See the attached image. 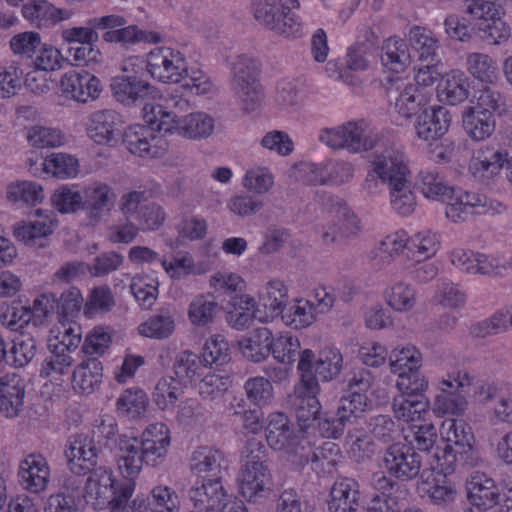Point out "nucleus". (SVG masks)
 <instances>
[{
    "mask_svg": "<svg viewBox=\"0 0 512 512\" xmlns=\"http://www.w3.org/2000/svg\"><path fill=\"white\" fill-rule=\"evenodd\" d=\"M258 75V62L246 55L239 56L233 63L232 89L241 99L244 109L247 111H254L263 99Z\"/></svg>",
    "mask_w": 512,
    "mask_h": 512,
    "instance_id": "obj_6",
    "label": "nucleus"
},
{
    "mask_svg": "<svg viewBox=\"0 0 512 512\" xmlns=\"http://www.w3.org/2000/svg\"><path fill=\"white\" fill-rule=\"evenodd\" d=\"M271 330L267 327L254 329L248 337L238 342L242 355L248 360L259 363L270 355Z\"/></svg>",
    "mask_w": 512,
    "mask_h": 512,
    "instance_id": "obj_36",
    "label": "nucleus"
},
{
    "mask_svg": "<svg viewBox=\"0 0 512 512\" xmlns=\"http://www.w3.org/2000/svg\"><path fill=\"white\" fill-rule=\"evenodd\" d=\"M328 200L334 204L332 212L335 213L336 222L323 232L322 239L327 244L344 242L359 232V220L340 199L329 197Z\"/></svg>",
    "mask_w": 512,
    "mask_h": 512,
    "instance_id": "obj_22",
    "label": "nucleus"
},
{
    "mask_svg": "<svg viewBox=\"0 0 512 512\" xmlns=\"http://www.w3.org/2000/svg\"><path fill=\"white\" fill-rule=\"evenodd\" d=\"M22 15L38 28H50L71 19L73 11L58 8L47 0H31L22 6Z\"/></svg>",
    "mask_w": 512,
    "mask_h": 512,
    "instance_id": "obj_23",
    "label": "nucleus"
},
{
    "mask_svg": "<svg viewBox=\"0 0 512 512\" xmlns=\"http://www.w3.org/2000/svg\"><path fill=\"white\" fill-rule=\"evenodd\" d=\"M57 221L53 214L40 216L30 222H20L14 226V237L28 247L42 248L47 245L48 237L54 232Z\"/></svg>",
    "mask_w": 512,
    "mask_h": 512,
    "instance_id": "obj_25",
    "label": "nucleus"
},
{
    "mask_svg": "<svg viewBox=\"0 0 512 512\" xmlns=\"http://www.w3.org/2000/svg\"><path fill=\"white\" fill-rule=\"evenodd\" d=\"M141 504L144 512H178L179 498L177 493L168 486H157L151 492V499L135 498L129 500V505Z\"/></svg>",
    "mask_w": 512,
    "mask_h": 512,
    "instance_id": "obj_39",
    "label": "nucleus"
},
{
    "mask_svg": "<svg viewBox=\"0 0 512 512\" xmlns=\"http://www.w3.org/2000/svg\"><path fill=\"white\" fill-rule=\"evenodd\" d=\"M417 186L426 198L448 202L453 199L454 189L449 187L436 168L421 169L417 176Z\"/></svg>",
    "mask_w": 512,
    "mask_h": 512,
    "instance_id": "obj_37",
    "label": "nucleus"
},
{
    "mask_svg": "<svg viewBox=\"0 0 512 512\" xmlns=\"http://www.w3.org/2000/svg\"><path fill=\"white\" fill-rule=\"evenodd\" d=\"M311 171L317 173L312 179L313 182L325 184L331 182L336 185H341L349 182L354 175L353 165L349 162H330L324 167L311 165Z\"/></svg>",
    "mask_w": 512,
    "mask_h": 512,
    "instance_id": "obj_51",
    "label": "nucleus"
},
{
    "mask_svg": "<svg viewBox=\"0 0 512 512\" xmlns=\"http://www.w3.org/2000/svg\"><path fill=\"white\" fill-rule=\"evenodd\" d=\"M467 71L478 81L495 84L498 80L496 61L485 53L473 52L466 57Z\"/></svg>",
    "mask_w": 512,
    "mask_h": 512,
    "instance_id": "obj_48",
    "label": "nucleus"
},
{
    "mask_svg": "<svg viewBox=\"0 0 512 512\" xmlns=\"http://www.w3.org/2000/svg\"><path fill=\"white\" fill-rule=\"evenodd\" d=\"M467 497L478 508H491L500 502V493L493 478L474 471L466 480Z\"/></svg>",
    "mask_w": 512,
    "mask_h": 512,
    "instance_id": "obj_26",
    "label": "nucleus"
},
{
    "mask_svg": "<svg viewBox=\"0 0 512 512\" xmlns=\"http://www.w3.org/2000/svg\"><path fill=\"white\" fill-rule=\"evenodd\" d=\"M243 388L247 399L259 408L268 406L274 399V388L266 377H250Z\"/></svg>",
    "mask_w": 512,
    "mask_h": 512,
    "instance_id": "obj_61",
    "label": "nucleus"
},
{
    "mask_svg": "<svg viewBox=\"0 0 512 512\" xmlns=\"http://www.w3.org/2000/svg\"><path fill=\"white\" fill-rule=\"evenodd\" d=\"M421 480L423 483L430 485L427 495L434 505L446 506L455 501L457 490L447 477H436L428 470H422Z\"/></svg>",
    "mask_w": 512,
    "mask_h": 512,
    "instance_id": "obj_42",
    "label": "nucleus"
},
{
    "mask_svg": "<svg viewBox=\"0 0 512 512\" xmlns=\"http://www.w3.org/2000/svg\"><path fill=\"white\" fill-rule=\"evenodd\" d=\"M475 108L494 117L502 116L508 110L507 97L500 88L488 84L475 92Z\"/></svg>",
    "mask_w": 512,
    "mask_h": 512,
    "instance_id": "obj_46",
    "label": "nucleus"
},
{
    "mask_svg": "<svg viewBox=\"0 0 512 512\" xmlns=\"http://www.w3.org/2000/svg\"><path fill=\"white\" fill-rule=\"evenodd\" d=\"M73 362L71 354L54 345L50 350V355L42 362L40 376L57 380L62 375L69 373Z\"/></svg>",
    "mask_w": 512,
    "mask_h": 512,
    "instance_id": "obj_58",
    "label": "nucleus"
},
{
    "mask_svg": "<svg viewBox=\"0 0 512 512\" xmlns=\"http://www.w3.org/2000/svg\"><path fill=\"white\" fill-rule=\"evenodd\" d=\"M239 493L248 502L257 503L271 490L272 474L270 470L242 468L238 476Z\"/></svg>",
    "mask_w": 512,
    "mask_h": 512,
    "instance_id": "obj_29",
    "label": "nucleus"
},
{
    "mask_svg": "<svg viewBox=\"0 0 512 512\" xmlns=\"http://www.w3.org/2000/svg\"><path fill=\"white\" fill-rule=\"evenodd\" d=\"M329 497V512H356L360 500L359 483L353 478H340L331 487Z\"/></svg>",
    "mask_w": 512,
    "mask_h": 512,
    "instance_id": "obj_30",
    "label": "nucleus"
},
{
    "mask_svg": "<svg viewBox=\"0 0 512 512\" xmlns=\"http://www.w3.org/2000/svg\"><path fill=\"white\" fill-rule=\"evenodd\" d=\"M219 304L211 294L195 296L188 306V319L194 326L205 327L214 322Z\"/></svg>",
    "mask_w": 512,
    "mask_h": 512,
    "instance_id": "obj_44",
    "label": "nucleus"
},
{
    "mask_svg": "<svg viewBox=\"0 0 512 512\" xmlns=\"http://www.w3.org/2000/svg\"><path fill=\"white\" fill-rule=\"evenodd\" d=\"M439 246L440 240L436 233L430 230L418 232L409 238L406 258L419 264L433 257Z\"/></svg>",
    "mask_w": 512,
    "mask_h": 512,
    "instance_id": "obj_43",
    "label": "nucleus"
},
{
    "mask_svg": "<svg viewBox=\"0 0 512 512\" xmlns=\"http://www.w3.org/2000/svg\"><path fill=\"white\" fill-rule=\"evenodd\" d=\"M19 477L22 486L32 492L43 491L48 484L50 469L41 454H30L20 464Z\"/></svg>",
    "mask_w": 512,
    "mask_h": 512,
    "instance_id": "obj_28",
    "label": "nucleus"
},
{
    "mask_svg": "<svg viewBox=\"0 0 512 512\" xmlns=\"http://www.w3.org/2000/svg\"><path fill=\"white\" fill-rule=\"evenodd\" d=\"M83 210L93 224L109 215L114 207L116 193L107 183L95 181L84 187Z\"/></svg>",
    "mask_w": 512,
    "mask_h": 512,
    "instance_id": "obj_15",
    "label": "nucleus"
},
{
    "mask_svg": "<svg viewBox=\"0 0 512 512\" xmlns=\"http://www.w3.org/2000/svg\"><path fill=\"white\" fill-rule=\"evenodd\" d=\"M36 333L33 330L19 334L7 351L8 363L15 368L27 366L37 354Z\"/></svg>",
    "mask_w": 512,
    "mask_h": 512,
    "instance_id": "obj_41",
    "label": "nucleus"
},
{
    "mask_svg": "<svg viewBox=\"0 0 512 512\" xmlns=\"http://www.w3.org/2000/svg\"><path fill=\"white\" fill-rule=\"evenodd\" d=\"M469 79L461 70H452L444 76L440 85V95L450 105L465 101L469 96Z\"/></svg>",
    "mask_w": 512,
    "mask_h": 512,
    "instance_id": "obj_47",
    "label": "nucleus"
},
{
    "mask_svg": "<svg viewBox=\"0 0 512 512\" xmlns=\"http://www.w3.org/2000/svg\"><path fill=\"white\" fill-rule=\"evenodd\" d=\"M121 116L112 109L93 112L88 119L87 134L98 145H114L121 134Z\"/></svg>",
    "mask_w": 512,
    "mask_h": 512,
    "instance_id": "obj_17",
    "label": "nucleus"
},
{
    "mask_svg": "<svg viewBox=\"0 0 512 512\" xmlns=\"http://www.w3.org/2000/svg\"><path fill=\"white\" fill-rule=\"evenodd\" d=\"M260 300L265 308L280 314L288 303V288L280 279L270 280L264 286Z\"/></svg>",
    "mask_w": 512,
    "mask_h": 512,
    "instance_id": "obj_64",
    "label": "nucleus"
},
{
    "mask_svg": "<svg viewBox=\"0 0 512 512\" xmlns=\"http://www.w3.org/2000/svg\"><path fill=\"white\" fill-rule=\"evenodd\" d=\"M104 33L106 43H119L123 46L137 43H159L162 36L158 32L142 30L137 25H127L128 21L119 14L104 15Z\"/></svg>",
    "mask_w": 512,
    "mask_h": 512,
    "instance_id": "obj_10",
    "label": "nucleus"
},
{
    "mask_svg": "<svg viewBox=\"0 0 512 512\" xmlns=\"http://www.w3.org/2000/svg\"><path fill=\"white\" fill-rule=\"evenodd\" d=\"M429 401L426 396L410 397L399 395L394 397L392 409L395 417L406 422H415L428 412Z\"/></svg>",
    "mask_w": 512,
    "mask_h": 512,
    "instance_id": "obj_50",
    "label": "nucleus"
},
{
    "mask_svg": "<svg viewBox=\"0 0 512 512\" xmlns=\"http://www.w3.org/2000/svg\"><path fill=\"white\" fill-rule=\"evenodd\" d=\"M60 87L66 98L80 103L94 101L102 92L99 78L87 71L72 70L64 73L60 80Z\"/></svg>",
    "mask_w": 512,
    "mask_h": 512,
    "instance_id": "obj_14",
    "label": "nucleus"
},
{
    "mask_svg": "<svg viewBox=\"0 0 512 512\" xmlns=\"http://www.w3.org/2000/svg\"><path fill=\"white\" fill-rule=\"evenodd\" d=\"M103 377L102 363L97 357L83 360L73 371V384L83 393H92L101 384Z\"/></svg>",
    "mask_w": 512,
    "mask_h": 512,
    "instance_id": "obj_38",
    "label": "nucleus"
},
{
    "mask_svg": "<svg viewBox=\"0 0 512 512\" xmlns=\"http://www.w3.org/2000/svg\"><path fill=\"white\" fill-rule=\"evenodd\" d=\"M422 366V354L413 345H407L402 348H395L389 356L390 371L397 374L402 372H413Z\"/></svg>",
    "mask_w": 512,
    "mask_h": 512,
    "instance_id": "obj_53",
    "label": "nucleus"
},
{
    "mask_svg": "<svg viewBox=\"0 0 512 512\" xmlns=\"http://www.w3.org/2000/svg\"><path fill=\"white\" fill-rule=\"evenodd\" d=\"M147 71L163 83H179L187 72L183 54L170 47H157L147 55Z\"/></svg>",
    "mask_w": 512,
    "mask_h": 512,
    "instance_id": "obj_7",
    "label": "nucleus"
},
{
    "mask_svg": "<svg viewBox=\"0 0 512 512\" xmlns=\"http://www.w3.org/2000/svg\"><path fill=\"white\" fill-rule=\"evenodd\" d=\"M189 500L193 504L190 512H214L223 504L226 491L219 478H201L188 491Z\"/></svg>",
    "mask_w": 512,
    "mask_h": 512,
    "instance_id": "obj_16",
    "label": "nucleus"
},
{
    "mask_svg": "<svg viewBox=\"0 0 512 512\" xmlns=\"http://www.w3.org/2000/svg\"><path fill=\"white\" fill-rule=\"evenodd\" d=\"M139 441L134 437L120 436L117 441V465L124 480L133 482L145 463L140 455Z\"/></svg>",
    "mask_w": 512,
    "mask_h": 512,
    "instance_id": "obj_32",
    "label": "nucleus"
},
{
    "mask_svg": "<svg viewBox=\"0 0 512 512\" xmlns=\"http://www.w3.org/2000/svg\"><path fill=\"white\" fill-rule=\"evenodd\" d=\"M43 170L59 179L74 178L79 173V161L71 154L52 153L43 161Z\"/></svg>",
    "mask_w": 512,
    "mask_h": 512,
    "instance_id": "obj_52",
    "label": "nucleus"
},
{
    "mask_svg": "<svg viewBox=\"0 0 512 512\" xmlns=\"http://www.w3.org/2000/svg\"><path fill=\"white\" fill-rule=\"evenodd\" d=\"M383 464L390 476L403 481L421 476V455L407 444H391L384 452Z\"/></svg>",
    "mask_w": 512,
    "mask_h": 512,
    "instance_id": "obj_11",
    "label": "nucleus"
},
{
    "mask_svg": "<svg viewBox=\"0 0 512 512\" xmlns=\"http://www.w3.org/2000/svg\"><path fill=\"white\" fill-rule=\"evenodd\" d=\"M343 357L339 350L331 347L324 348L318 359L314 358L312 372L323 381H329L339 375L342 370Z\"/></svg>",
    "mask_w": 512,
    "mask_h": 512,
    "instance_id": "obj_55",
    "label": "nucleus"
},
{
    "mask_svg": "<svg viewBox=\"0 0 512 512\" xmlns=\"http://www.w3.org/2000/svg\"><path fill=\"white\" fill-rule=\"evenodd\" d=\"M97 455L98 448L88 436L77 434L69 438L65 456L72 473L85 475L96 465Z\"/></svg>",
    "mask_w": 512,
    "mask_h": 512,
    "instance_id": "obj_18",
    "label": "nucleus"
},
{
    "mask_svg": "<svg viewBox=\"0 0 512 512\" xmlns=\"http://www.w3.org/2000/svg\"><path fill=\"white\" fill-rule=\"evenodd\" d=\"M405 160L402 152L392 148H386L381 153H376L372 161V169L368 171L363 182V189L368 194H377L382 185L390 187V178L395 176L396 168Z\"/></svg>",
    "mask_w": 512,
    "mask_h": 512,
    "instance_id": "obj_13",
    "label": "nucleus"
},
{
    "mask_svg": "<svg viewBox=\"0 0 512 512\" xmlns=\"http://www.w3.org/2000/svg\"><path fill=\"white\" fill-rule=\"evenodd\" d=\"M148 127L143 125H132L123 133V144L127 150L139 157L143 158H160L163 157L168 149V143L160 136L153 134L152 125L146 123Z\"/></svg>",
    "mask_w": 512,
    "mask_h": 512,
    "instance_id": "obj_12",
    "label": "nucleus"
},
{
    "mask_svg": "<svg viewBox=\"0 0 512 512\" xmlns=\"http://www.w3.org/2000/svg\"><path fill=\"white\" fill-rule=\"evenodd\" d=\"M385 88L396 112L405 119L416 115L427 102L424 88L400 76L388 78Z\"/></svg>",
    "mask_w": 512,
    "mask_h": 512,
    "instance_id": "obj_9",
    "label": "nucleus"
},
{
    "mask_svg": "<svg viewBox=\"0 0 512 512\" xmlns=\"http://www.w3.org/2000/svg\"><path fill=\"white\" fill-rule=\"evenodd\" d=\"M270 354L274 359L283 364H291L295 361L300 350V341L289 332L279 333L276 336L271 332Z\"/></svg>",
    "mask_w": 512,
    "mask_h": 512,
    "instance_id": "obj_56",
    "label": "nucleus"
},
{
    "mask_svg": "<svg viewBox=\"0 0 512 512\" xmlns=\"http://www.w3.org/2000/svg\"><path fill=\"white\" fill-rule=\"evenodd\" d=\"M408 490L397 486L393 492L375 495L367 506V512H403Z\"/></svg>",
    "mask_w": 512,
    "mask_h": 512,
    "instance_id": "obj_62",
    "label": "nucleus"
},
{
    "mask_svg": "<svg viewBox=\"0 0 512 512\" xmlns=\"http://www.w3.org/2000/svg\"><path fill=\"white\" fill-rule=\"evenodd\" d=\"M450 124L449 112L442 106L424 109L415 124L417 136L425 141L441 138Z\"/></svg>",
    "mask_w": 512,
    "mask_h": 512,
    "instance_id": "obj_31",
    "label": "nucleus"
},
{
    "mask_svg": "<svg viewBox=\"0 0 512 512\" xmlns=\"http://www.w3.org/2000/svg\"><path fill=\"white\" fill-rule=\"evenodd\" d=\"M508 153L499 147L484 146L478 149L472 158L469 170L481 181L489 180L507 165Z\"/></svg>",
    "mask_w": 512,
    "mask_h": 512,
    "instance_id": "obj_27",
    "label": "nucleus"
},
{
    "mask_svg": "<svg viewBox=\"0 0 512 512\" xmlns=\"http://www.w3.org/2000/svg\"><path fill=\"white\" fill-rule=\"evenodd\" d=\"M409 173L405 159L402 165L396 168L395 176L390 178V204L392 209L402 216L410 215L416 206Z\"/></svg>",
    "mask_w": 512,
    "mask_h": 512,
    "instance_id": "obj_21",
    "label": "nucleus"
},
{
    "mask_svg": "<svg viewBox=\"0 0 512 512\" xmlns=\"http://www.w3.org/2000/svg\"><path fill=\"white\" fill-rule=\"evenodd\" d=\"M110 90L117 102L132 106L151 97L155 88L137 76L121 75L111 79Z\"/></svg>",
    "mask_w": 512,
    "mask_h": 512,
    "instance_id": "obj_20",
    "label": "nucleus"
},
{
    "mask_svg": "<svg viewBox=\"0 0 512 512\" xmlns=\"http://www.w3.org/2000/svg\"><path fill=\"white\" fill-rule=\"evenodd\" d=\"M467 406L465 396L455 389V384L450 380H443L440 383V393L436 395L434 401V413L438 416H459Z\"/></svg>",
    "mask_w": 512,
    "mask_h": 512,
    "instance_id": "obj_34",
    "label": "nucleus"
},
{
    "mask_svg": "<svg viewBox=\"0 0 512 512\" xmlns=\"http://www.w3.org/2000/svg\"><path fill=\"white\" fill-rule=\"evenodd\" d=\"M6 197L13 203L36 205L44 199L41 185L32 181H17L7 186Z\"/></svg>",
    "mask_w": 512,
    "mask_h": 512,
    "instance_id": "obj_60",
    "label": "nucleus"
},
{
    "mask_svg": "<svg viewBox=\"0 0 512 512\" xmlns=\"http://www.w3.org/2000/svg\"><path fill=\"white\" fill-rule=\"evenodd\" d=\"M87 478L86 492L95 499L106 500L110 512H144L141 504L129 505L135 484L129 480L116 481L112 471L106 467L91 468Z\"/></svg>",
    "mask_w": 512,
    "mask_h": 512,
    "instance_id": "obj_3",
    "label": "nucleus"
},
{
    "mask_svg": "<svg viewBox=\"0 0 512 512\" xmlns=\"http://www.w3.org/2000/svg\"><path fill=\"white\" fill-rule=\"evenodd\" d=\"M283 2L277 0H252L251 11L255 20L264 28L274 31L278 19L283 16Z\"/></svg>",
    "mask_w": 512,
    "mask_h": 512,
    "instance_id": "obj_63",
    "label": "nucleus"
},
{
    "mask_svg": "<svg viewBox=\"0 0 512 512\" xmlns=\"http://www.w3.org/2000/svg\"><path fill=\"white\" fill-rule=\"evenodd\" d=\"M299 431L290 419L281 412L269 414L265 427L268 445L278 451L289 448Z\"/></svg>",
    "mask_w": 512,
    "mask_h": 512,
    "instance_id": "obj_33",
    "label": "nucleus"
},
{
    "mask_svg": "<svg viewBox=\"0 0 512 512\" xmlns=\"http://www.w3.org/2000/svg\"><path fill=\"white\" fill-rule=\"evenodd\" d=\"M182 394L183 385L180 384V381L171 376H165L156 383L152 398L159 409L168 410L175 406Z\"/></svg>",
    "mask_w": 512,
    "mask_h": 512,
    "instance_id": "obj_54",
    "label": "nucleus"
},
{
    "mask_svg": "<svg viewBox=\"0 0 512 512\" xmlns=\"http://www.w3.org/2000/svg\"><path fill=\"white\" fill-rule=\"evenodd\" d=\"M453 445L446 444L444 447H437L433 453H429L427 457L428 470L433 476L441 477L452 474L457 468V460L455 458Z\"/></svg>",
    "mask_w": 512,
    "mask_h": 512,
    "instance_id": "obj_57",
    "label": "nucleus"
},
{
    "mask_svg": "<svg viewBox=\"0 0 512 512\" xmlns=\"http://www.w3.org/2000/svg\"><path fill=\"white\" fill-rule=\"evenodd\" d=\"M119 211L125 219H132L141 232L159 229L166 219L164 209L149 201L146 192L141 190L124 193L119 201Z\"/></svg>",
    "mask_w": 512,
    "mask_h": 512,
    "instance_id": "obj_5",
    "label": "nucleus"
},
{
    "mask_svg": "<svg viewBox=\"0 0 512 512\" xmlns=\"http://www.w3.org/2000/svg\"><path fill=\"white\" fill-rule=\"evenodd\" d=\"M25 385L15 373L0 370V412L7 418H14L23 409Z\"/></svg>",
    "mask_w": 512,
    "mask_h": 512,
    "instance_id": "obj_24",
    "label": "nucleus"
},
{
    "mask_svg": "<svg viewBox=\"0 0 512 512\" xmlns=\"http://www.w3.org/2000/svg\"><path fill=\"white\" fill-rule=\"evenodd\" d=\"M174 330L173 313L167 308L158 310L156 314L138 326L140 335L154 339H166L173 334Z\"/></svg>",
    "mask_w": 512,
    "mask_h": 512,
    "instance_id": "obj_45",
    "label": "nucleus"
},
{
    "mask_svg": "<svg viewBox=\"0 0 512 512\" xmlns=\"http://www.w3.org/2000/svg\"><path fill=\"white\" fill-rule=\"evenodd\" d=\"M142 116L145 123L152 125L160 132L176 131L179 135L190 139L208 137L214 130V119L204 112L190 113L179 118L175 112L166 111L162 105L145 104Z\"/></svg>",
    "mask_w": 512,
    "mask_h": 512,
    "instance_id": "obj_1",
    "label": "nucleus"
},
{
    "mask_svg": "<svg viewBox=\"0 0 512 512\" xmlns=\"http://www.w3.org/2000/svg\"><path fill=\"white\" fill-rule=\"evenodd\" d=\"M462 123L467 135L475 141H481L490 137L496 127L494 116L474 106L467 107L463 111Z\"/></svg>",
    "mask_w": 512,
    "mask_h": 512,
    "instance_id": "obj_35",
    "label": "nucleus"
},
{
    "mask_svg": "<svg viewBox=\"0 0 512 512\" xmlns=\"http://www.w3.org/2000/svg\"><path fill=\"white\" fill-rule=\"evenodd\" d=\"M280 314L286 325L294 329L305 328L314 321L313 303L311 300H296L288 307L286 305Z\"/></svg>",
    "mask_w": 512,
    "mask_h": 512,
    "instance_id": "obj_59",
    "label": "nucleus"
},
{
    "mask_svg": "<svg viewBox=\"0 0 512 512\" xmlns=\"http://www.w3.org/2000/svg\"><path fill=\"white\" fill-rule=\"evenodd\" d=\"M190 469L200 478L222 479L223 472L228 468L225 454L212 446H200L190 457Z\"/></svg>",
    "mask_w": 512,
    "mask_h": 512,
    "instance_id": "obj_19",
    "label": "nucleus"
},
{
    "mask_svg": "<svg viewBox=\"0 0 512 512\" xmlns=\"http://www.w3.org/2000/svg\"><path fill=\"white\" fill-rule=\"evenodd\" d=\"M319 140L332 149H347L359 153L377 148H388L389 139L365 121H350L336 128H325L319 134Z\"/></svg>",
    "mask_w": 512,
    "mask_h": 512,
    "instance_id": "obj_2",
    "label": "nucleus"
},
{
    "mask_svg": "<svg viewBox=\"0 0 512 512\" xmlns=\"http://www.w3.org/2000/svg\"><path fill=\"white\" fill-rule=\"evenodd\" d=\"M313 360L314 352L311 349L302 351L298 363L301 378L299 384L295 386L291 398L296 418L302 427L307 426L310 421L316 420L321 409L317 397L320 386L317 377L312 372Z\"/></svg>",
    "mask_w": 512,
    "mask_h": 512,
    "instance_id": "obj_4",
    "label": "nucleus"
},
{
    "mask_svg": "<svg viewBox=\"0 0 512 512\" xmlns=\"http://www.w3.org/2000/svg\"><path fill=\"white\" fill-rule=\"evenodd\" d=\"M381 61L387 69L395 73L404 71L410 63L406 42L396 37L389 38L382 48Z\"/></svg>",
    "mask_w": 512,
    "mask_h": 512,
    "instance_id": "obj_49",
    "label": "nucleus"
},
{
    "mask_svg": "<svg viewBox=\"0 0 512 512\" xmlns=\"http://www.w3.org/2000/svg\"><path fill=\"white\" fill-rule=\"evenodd\" d=\"M104 16L89 18L85 26H73L62 29L61 39L67 44H96L99 39V30L104 31Z\"/></svg>",
    "mask_w": 512,
    "mask_h": 512,
    "instance_id": "obj_40",
    "label": "nucleus"
},
{
    "mask_svg": "<svg viewBox=\"0 0 512 512\" xmlns=\"http://www.w3.org/2000/svg\"><path fill=\"white\" fill-rule=\"evenodd\" d=\"M506 207L485 195L460 191L458 195L453 194V199L447 203L445 214L453 222L468 220L473 214H501Z\"/></svg>",
    "mask_w": 512,
    "mask_h": 512,
    "instance_id": "obj_8",
    "label": "nucleus"
}]
</instances>
